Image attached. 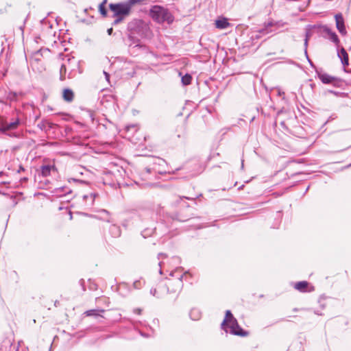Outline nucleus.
<instances>
[{"mask_svg": "<svg viewBox=\"0 0 351 351\" xmlns=\"http://www.w3.org/2000/svg\"><path fill=\"white\" fill-rule=\"evenodd\" d=\"M151 29L149 25L143 20L134 19L130 21L127 25V45L129 53L136 56L139 51H145L146 45H143L140 38H149Z\"/></svg>", "mask_w": 351, "mask_h": 351, "instance_id": "obj_1", "label": "nucleus"}, {"mask_svg": "<svg viewBox=\"0 0 351 351\" xmlns=\"http://www.w3.org/2000/svg\"><path fill=\"white\" fill-rule=\"evenodd\" d=\"M156 224L157 222L153 218V214L150 211L136 214L131 218L125 219L122 223V226L125 228L133 227L139 230L144 239L156 234Z\"/></svg>", "mask_w": 351, "mask_h": 351, "instance_id": "obj_2", "label": "nucleus"}, {"mask_svg": "<svg viewBox=\"0 0 351 351\" xmlns=\"http://www.w3.org/2000/svg\"><path fill=\"white\" fill-rule=\"evenodd\" d=\"M110 11L112 13L111 17L114 18L112 25H117L128 16L132 11V6L128 1L119 3H111L108 5Z\"/></svg>", "mask_w": 351, "mask_h": 351, "instance_id": "obj_3", "label": "nucleus"}, {"mask_svg": "<svg viewBox=\"0 0 351 351\" xmlns=\"http://www.w3.org/2000/svg\"><path fill=\"white\" fill-rule=\"evenodd\" d=\"M149 14L156 23L159 24L166 22L170 25L174 21V16L169 10L159 5H152L149 9Z\"/></svg>", "mask_w": 351, "mask_h": 351, "instance_id": "obj_4", "label": "nucleus"}, {"mask_svg": "<svg viewBox=\"0 0 351 351\" xmlns=\"http://www.w3.org/2000/svg\"><path fill=\"white\" fill-rule=\"evenodd\" d=\"M315 73L317 77L324 84H332L335 87H340L342 84V80L340 78L324 73L321 69H316Z\"/></svg>", "mask_w": 351, "mask_h": 351, "instance_id": "obj_5", "label": "nucleus"}, {"mask_svg": "<svg viewBox=\"0 0 351 351\" xmlns=\"http://www.w3.org/2000/svg\"><path fill=\"white\" fill-rule=\"evenodd\" d=\"M279 27V22L278 21H269L264 23V27L260 29L255 35L252 36V38L258 39L261 38V34H267L273 32H275Z\"/></svg>", "mask_w": 351, "mask_h": 351, "instance_id": "obj_6", "label": "nucleus"}, {"mask_svg": "<svg viewBox=\"0 0 351 351\" xmlns=\"http://www.w3.org/2000/svg\"><path fill=\"white\" fill-rule=\"evenodd\" d=\"M237 321V319L234 317L231 311H226L224 319L222 323L221 324V330H224L226 332H228V327L230 325L234 324V323Z\"/></svg>", "mask_w": 351, "mask_h": 351, "instance_id": "obj_7", "label": "nucleus"}, {"mask_svg": "<svg viewBox=\"0 0 351 351\" xmlns=\"http://www.w3.org/2000/svg\"><path fill=\"white\" fill-rule=\"evenodd\" d=\"M98 193H90L88 195H84L82 196L81 205L84 207L85 210H88L94 204L95 199L97 197H98Z\"/></svg>", "mask_w": 351, "mask_h": 351, "instance_id": "obj_8", "label": "nucleus"}, {"mask_svg": "<svg viewBox=\"0 0 351 351\" xmlns=\"http://www.w3.org/2000/svg\"><path fill=\"white\" fill-rule=\"evenodd\" d=\"M313 27H314V28L317 27V29H322V31L326 33L329 36V38L332 42H333L335 45H339V39L338 38V36L337 35V34L335 32H333L327 25H313Z\"/></svg>", "mask_w": 351, "mask_h": 351, "instance_id": "obj_9", "label": "nucleus"}, {"mask_svg": "<svg viewBox=\"0 0 351 351\" xmlns=\"http://www.w3.org/2000/svg\"><path fill=\"white\" fill-rule=\"evenodd\" d=\"M335 19L337 30L342 36H346L347 31L346 29L345 21L343 14L340 12L336 14L335 15Z\"/></svg>", "mask_w": 351, "mask_h": 351, "instance_id": "obj_10", "label": "nucleus"}, {"mask_svg": "<svg viewBox=\"0 0 351 351\" xmlns=\"http://www.w3.org/2000/svg\"><path fill=\"white\" fill-rule=\"evenodd\" d=\"M294 288L301 293H310L315 290L314 287L305 280L295 282Z\"/></svg>", "mask_w": 351, "mask_h": 351, "instance_id": "obj_11", "label": "nucleus"}, {"mask_svg": "<svg viewBox=\"0 0 351 351\" xmlns=\"http://www.w3.org/2000/svg\"><path fill=\"white\" fill-rule=\"evenodd\" d=\"M21 124V120L19 118H16L15 120L10 123H2L0 125V132L1 133H5L6 132L16 129Z\"/></svg>", "mask_w": 351, "mask_h": 351, "instance_id": "obj_12", "label": "nucleus"}, {"mask_svg": "<svg viewBox=\"0 0 351 351\" xmlns=\"http://www.w3.org/2000/svg\"><path fill=\"white\" fill-rule=\"evenodd\" d=\"M230 329V332L232 335L240 336V337H246L248 335L249 332L247 330H245L243 328H241L238 322H235L234 324L230 325L228 327Z\"/></svg>", "mask_w": 351, "mask_h": 351, "instance_id": "obj_13", "label": "nucleus"}, {"mask_svg": "<svg viewBox=\"0 0 351 351\" xmlns=\"http://www.w3.org/2000/svg\"><path fill=\"white\" fill-rule=\"evenodd\" d=\"M183 276H184V274L180 275L176 280L175 282L173 283L175 285V289H173L171 291H170L169 287H167V290L168 293H171V292L177 293L176 298L178 296V294L180 292V291L183 287V282H182Z\"/></svg>", "mask_w": 351, "mask_h": 351, "instance_id": "obj_14", "label": "nucleus"}, {"mask_svg": "<svg viewBox=\"0 0 351 351\" xmlns=\"http://www.w3.org/2000/svg\"><path fill=\"white\" fill-rule=\"evenodd\" d=\"M337 56L340 59L343 67H346L349 65L348 54L343 47H341L340 49L337 51Z\"/></svg>", "mask_w": 351, "mask_h": 351, "instance_id": "obj_15", "label": "nucleus"}, {"mask_svg": "<svg viewBox=\"0 0 351 351\" xmlns=\"http://www.w3.org/2000/svg\"><path fill=\"white\" fill-rule=\"evenodd\" d=\"M215 27L220 29H225L230 25L228 19L223 16L218 17V19L215 21Z\"/></svg>", "mask_w": 351, "mask_h": 351, "instance_id": "obj_16", "label": "nucleus"}, {"mask_svg": "<svg viewBox=\"0 0 351 351\" xmlns=\"http://www.w3.org/2000/svg\"><path fill=\"white\" fill-rule=\"evenodd\" d=\"M67 70L69 69L70 72L69 73L68 77L72 78L73 77L72 73L75 70V66H78V62L75 60L74 57L69 58L67 59Z\"/></svg>", "mask_w": 351, "mask_h": 351, "instance_id": "obj_17", "label": "nucleus"}, {"mask_svg": "<svg viewBox=\"0 0 351 351\" xmlns=\"http://www.w3.org/2000/svg\"><path fill=\"white\" fill-rule=\"evenodd\" d=\"M119 294L123 296H126L131 291V287L127 282H121L117 286Z\"/></svg>", "mask_w": 351, "mask_h": 351, "instance_id": "obj_18", "label": "nucleus"}, {"mask_svg": "<svg viewBox=\"0 0 351 351\" xmlns=\"http://www.w3.org/2000/svg\"><path fill=\"white\" fill-rule=\"evenodd\" d=\"M56 195L63 196L72 193V190L66 186L55 188L52 191Z\"/></svg>", "mask_w": 351, "mask_h": 351, "instance_id": "obj_19", "label": "nucleus"}, {"mask_svg": "<svg viewBox=\"0 0 351 351\" xmlns=\"http://www.w3.org/2000/svg\"><path fill=\"white\" fill-rule=\"evenodd\" d=\"M51 170H56L54 165H45L40 167V174L43 177H47L50 175Z\"/></svg>", "mask_w": 351, "mask_h": 351, "instance_id": "obj_20", "label": "nucleus"}, {"mask_svg": "<svg viewBox=\"0 0 351 351\" xmlns=\"http://www.w3.org/2000/svg\"><path fill=\"white\" fill-rule=\"evenodd\" d=\"M178 75L181 77V83L182 86H186L191 84L193 77L191 74L187 73L183 75L182 72L180 71Z\"/></svg>", "mask_w": 351, "mask_h": 351, "instance_id": "obj_21", "label": "nucleus"}, {"mask_svg": "<svg viewBox=\"0 0 351 351\" xmlns=\"http://www.w3.org/2000/svg\"><path fill=\"white\" fill-rule=\"evenodd\" d=\"M62 97L64 100L71 102L73 100L74 93L71 88H64L62 92Z\"/></svg>", "mask_w": 351, "mask_h": 351, "instance_id": "obj_22", "label": "nucleus"}, {"mask_svg": "<svg viewBox=\"0 0 351 351\" xmlns=\"http://www.w3.org/2000/svg\"><path fill=\"white\" fill-rule=\"evenodd\" d=\"M105 312L104 309H90L85 311L84 314L86 316H93L95 317H103V316L100 314L101 313Z\"/></svg>", "mask_w": 351, "mask_h": 351, "instance_id": "obj_23", "label": "nucleus"}, {"mask_svg": "<svg viewBox=\"0 0 351 351\" xmlns=\"http://www.w3.org/2000/svg\"><path fill=\"white\" fill-rule=\"evenodd\" d=\"M189 316L192 320L197 321L200 319L202 317V313L199 308H193L191 310Z\"/></svg>", "mask_w": 351, "mask_h": 351, "instance_id": "obj_24", "label": "nucleus"}, {"mask_svg": "<svg viewBox=\"0 0 351 351\" xmlns=\"http://www.w3.org/2000/svg\"><path fill=\"white\" fill-rule=\"evenodd\" d=\"M109 231L113 237H119L121 236V230L119 226L112 224L109 228Z\"/></svg>", "mask_w": 351, "mask_h": 351, "instance_id": "obj_25", "label": "nucleus"}, {"mask_svg": "<svg viewBox=\"0 0 351 351\" xmlns=\"http://www.w3.org/2000/svg\"><path fill=\"white\" fill-rule=\"evenodd\" d=\"M145 285V280L141 278L138 280H135L132 284V288L134 289H142Z\"/></svg>", "mask_w": 351, "mask_h": 351, "instance_id": "obj_26", "label": "nucleus"}, {"mask_svg": "<svg viewBox=\"0 0 351 351\" xmlns=\"http://www.w3.org/2000/svg\"><path fill=\"white\" fill-rule=\"evenodd\" d=\"M192 217H193L191 215L183 216V215H182L181 214H179V213L175 214L173 216H171L172 219L178 220L179 221H182V222L186 221H188L189 219H191Z\"/></svg>", "mask_w": 351, "mask_h": 351, "instance_id": "obj_27", "label": "nucleus"}, {"mask_svg": "<svg viewBox=\"0 0 351 351\" xmlns=\"http://www.w3.org/2000/svg\"><path fill=\"white\" fill-rule=\"evenodd\" d=\"M67 71V65L66 63L62 64L60 69V80L64 81L66 79V73Z\"/></svg>", "mask_w": 351, "mask_h": 351, "instance_id": "obj_28", "label": "nucleus"}, {"mask_svg": "<svg viewBox=\"0 0 351 351\" xmlns=\"http://www.w3.org/2000/svg\"><path fill=\"white\" fill-rule=\"evenodd\" d=\"M98 10L103 17L108 16V9L106 6H104L103 5H99Z\"/></svg>", "mask_w": 351, "mask_h": 351, "instance_id": "obj_29", "label": "nucleus"}, {"mask_svg": "<svg viewBox=\"0 0 351 351\" xmlns=\"http://www.w3.org/2000/svg\"><path fill=\"white\" fill-rule=\"evenodd\" d=\"M145 171L147 173H152V172H158V173L160 174H163V173H166V172H163V171H157L156 170V168L155 166L151 167H147L145 168Z\"/></svg>", "mask_w": 351, "mask_h": 351, "instance_id": "obj_30", "label": "nucleus"}, {"mask_svg": "<svg viewBox=\"0 0 351 351\" xmlns=\"http://www.w3.org/2000/svg\"><path fill=\"white\" fill-rule=\"evenodd\" d=\"M69 183H76V184H87L88 182L86 181H84L82 180L76 179V178H69L68 179Z\"/></svg>", "mask_w": 351, "mask_h": 351, "instance_id": "obj_31", "label": "nucleus"}, {"mask_svg": "<svg viewBox=\"0 0 351 351\" xmlns=\"http://www.w3.org/2000/svg\"><path fill=\"white\" fill-rule=\"evenodd\" d=\"M88 289L90 291H96L97 289V285L91 279H88Z\"/></svg>", "mask_w": 351, "mask_h": 351, "instance_id": "obj_32", "label": "nucleus"}, {"mask_svg": "<svg viewBox=\"0 0 351 351\" xmlns=\"http://www.w3.org/2000/svg\"><path fill=\"white\" fill-rule=\"evenodd\" d=\"M128 64H131L132 65V69H131V71L125 73V74L128 77H132L134 76L136 72H135V69H134V64L132 63H128Z\"/></svg>", "mask_w": 351, "mask_h": 351, "instance_id": "obj_33", "label": "nucleus"}, {"mask_svg": "<svg viewBox=\"0 0 351 351\" xmlns=\"http://www.w3.org/2000/svg\"><path fill=\"white\" fill-rule=\"evenodd\" d=\"M43 123H46L47 125V127L49 128V129H52L56 125L55 123H53L51 122H49L48 121H46V120H43L41 121V124H43Z\"/></svg>", "mask_w": 351, "mask_h": 351, "instance_id": "obj_34", "label": "nucleus"}, {"mask_svg": "<svg viewBox=\"0 0 351 351\" xmlns=\"http://www.w3.org/2000/svg\"><path fill=\"white\" fill-rule=\"evenodd\" d=\"M5 134L12 138H19L20 137V134L18 132H6Z\"/></svg>", "mask_w": 351, "mask_h": 351, "instance_id": "obj_35", "label": "nucleus"}, {"mask_svg": "<svg viewBox=\"0 0 351 351\" xmlns=\"http://www.w3.org/2000/svg\"><path fill=\"white\" fill-rule=\"evenodd\" d=\"M144 0H128L132 7L136 4L141 3Z\"/></svg>", "mask_w": 351, "mask_h": 351, "instance_id": "obj_36", "label": "nucleus"}, {"mask_svg": "<svg viewBox=\"0 0 351 351\" xmlns=\"http://www.w3.org/2000/svg\"><path fill=\"white\" fill-rule=\"evenodd\" d=\"M149 292H150V294H151V295H152L153 296L156 297V298H160V296L158 295V293H157L156 289H155V288H152V289H150V291H149Z\"/></svg>", "mask_w": 351, "mask_h": 351, "instance_id": "obj_37", "label": "nucleus"}, {"mask_svg": "<svg viewBox=\"0 0 351 351\" xmlns=\"http://www.w3.org/2000/svg\"><path fill=\"white\" fill-rule=\"evenodd\" d=\"M79 284L82 287V291H86V287H85V281H84V279H80V281H79Z\"/></svg>", "mask_w": 351, "mask_h": 351, "instance_id": "obj_38", "label": "nucleus"}, {"mask_svg": "<svg viewBox=\"0 0 351 351\" xmlns=\"http://www.w3.org/2000/svg\"><path fill=\"white\" fill-rule=\"evenodd\" d=\"M156 160H157V161H158V162H154V165H155L156 164H158V165H161V163H165V160H163V159H161V158H157V159H156Z\"/></svg>", "mask_w": 351, "mask_h": 351, "instance_id": "obj_39", "label": "nucleus"}, {"mask_svg": "<svg viewBox=\"0 0 351 351\" xmlns=\"http://www.w3.org/2000/svg\"><path fill=\"white\" fill-rule=\"evenodd\" d=\"M311 36H312L311 32L309 30H306V33H305V38L304 39L309 40V38H311Z\"/></svg>", "mask_w": 351, "mask_h": 351, "instance_id": "obj_40", "label": "nucleus"}, {"mask_svg": "<svg viewBox=\"0 0 351 351\" xmlns=\"http://www.w3.org/2000/svg\"><path fill=\"white\" fill-rule=\"evenodd\" d=\"M307 60H308V63H309L310 66H311L312 68L315 69V71L316 69H318L317 68H316L315 65L313 64V62H312V60H311L309 58H308Z\"/></svg>", "mask_w": 351, "mask_h": 351, "instance_id": "obj_41", "label": "nucleus"}, {"mask_svg": "<svg viewBox=\"0 0 351 351\" xmlns=\"http://www.w3.org/2000/svg\"><path fill=\"white\" fill-rule=\"evenodd\" d=\"M104 75H105V78H106V81L109 82L110 77V74L108 72L104 71Z\"/></svg>", "mask_w": 351, "mask_h": 351, "instance_id": "obj_42", "label": "nucleus"}, {"mask_svg": "<svg viewBox=\"0 0 351 351\" xmlns=\"http://www.w3.org/2000/svg\"><path fill=\"white\" fill-rule=\"evenodd\" d=\"M139 334L141 337H143L145 338H148L149 337V335L147 334V333H145L144 332H142V331H139Z\"/></svg>", "mask_w": 351, "mask_h": 351, "instance_id": "obj_43", "label": "nucleus"}, {"mask_svg": "<svg viewBox=\"0 0 351 351\" xmlns=\"http://www.w3.org/2000/svg\"><path fill=\"white\" fill-rule=\"evenodd\" d=\"M142 312V310L139 308H136L134 309V313L138 315H140Z\"/></svg>", "mask_w": 351, "mask_h": 351, "instance_id": "obj_44", "label": "nucleus"}, {"mask_svg": "<svg viewBox=\"0 0 351 351\" xmlns=\"http://www.w3.org/2000/svg\"><path fill=\"white\" fill-rule=\"evenodd\" d=\"M38 125L41 130L45 129L47 127L46 123L41 124V122Z\"/></svg>", "mask_w": 351, "mask_h": 351, "instance_id": "obj_45", "label": "nucleus"}, {"mask_svg": "<svg viewBox=\"0 0 351 351\" xmlns=\"http://www.w3.org/2000/svg\"><path fill=\"white\" fill-rule=\"evenodd\" d=\"M113 32V28L112 27H110L107 29V33L109 36L112 35Z\"/></svg>", "mask_w": 351, "mask_h": 351, "instance_id": "obj_46", "label": "nucleus"}, {"mask_svg": "<svg viewBox=\"0 0 351 351\" xmlns=\"http://www.w3.org/2000/svg\"><path fill=\"white\" fill-rule=\"evenodd\" d=\"M308 44V40L304 39V49H307Z\"/></svg>", "mask_w": 351, "mask_h": 351, "instance_id": "obj_47", "label": "nucleus"}, {"mask_svg": "<svg viewBox=\"0 0 351 351\" xmlns=\"http://www.w3.org/2000/svg\"><path fill=\"white\" fill-rule=\"evenodd\" d=\"M25 171L24 167L22 165H20L17 172L21 173V171Z\"/></svg>", "mask_w": 351, "mask_h": 351, "instance_id": "obj_48", "label": "nucleus"}, {"mask_svg": "<svg viewBox=\"0 0 351 351\" xmlns=\"http://www.w3.org/2000/svg\"><path fill=\"white\" fill-rule=\"evenodd\" d=\"M328 92L330 93L334 94L335 95H338L339 94V92H336V91H334V90H328Z\"/></svg>", "mask_w": 351, "mask_h": 351, "instance_id": "obj_49", "label": "nucleus"}, {"mask_svg": "<svg viewBox=\"0 0 351 351\" xmlns=\"http://www.w3.org/2000/svg\"><path fill=\"white\" fill-rule=\"evenodd\" d=\"M107 3H108V0H103L102 2L99 5H103L104 6H106Z\"/></svg>", "mask_w": 351, "mask_h": 351, "instance_id": "obj_50", "label": "nucleus"}, {"mask_svg": "<svg viewBox=\"0 0 351 351\" xmlns=\"http://www.w3.org/2000/svg\"><path fill=\"white\" fill-rule=\"evenodd\" d=\"M21 182H25L28 180V178L26 177H24V178H21Z\"/></svg>", "mask_w": 351, "mask_h": 351, "instance_id": "obj_51", "label": "nucleus"}, {"mask_svg": "<svg viewBox=\"0 0 351 351\" xmlns=\"http://www.w3.org/2000/svg\"><path fill=\"white\" fill-rule=\"evenodd\" d=\"M304 54H305V56L306 58V59H308V53H307V49H304Z\"/></svg>", "mask_w": 351, "mask_h": 351, "instance_id": "obj_52", "label": "nucleus"}, {"mask_svg": "<svg viewBox=\"0 0 351 351\" xmlns=\"http://www.w3.org/2000/svg\"><path fill=\"white\" fill-rule=\"evenodd\" d=\"M159 266H160V267H162V263H161V262H160V263H159ZM159 272H160V274H162V269H161V268L160 269Z\"/></svg>", "mask_w": 351, "mask_h": 351, "instance_id": "obj_53", "label": "nucleus"}, {"mask_svg": "<svg viewBox=\"0 0 351 351\" xmlns=\"http://www.w3.org/2000/svg\"><path fill=\"white\" fill-rule=\"evenodd\" d=\"M176 271H171V273H170V276H175V274H176Z\"/></svg>", "mask_w": 351, "mask_h": 351, "instance_id": "obj_54", "label": "nucleus"}, {"mask_svg": "<svg viewBox=\"0 0 351 351\" xmlns=\"http://www.w3.org/2000/svg\"><path fill=\"white\" fill-rule=\"evenodd\" d=\"M158 256H164V257H165V256H166V255H165V254H162V253L159 254H158Z\"/></svg>", "mask_w": 351, "mask_h": 351, "instance_id": "obj_55", "label": "nucleus"}, {"mask_svg": "<svg viewBox=\"0 0 351 351\" xmlns=\"http://www.w3.org/2000/svg\"><path fill=\"white\" fill-rule=\"evenodd\" d=\"M309 188H310V186H308L306 189V190H305V191H304V194H305V193L308 191Z\"/></svg>", "mask_w": 351, "mask_h": 351, "instance_id": "obj_56", "label": "nucleus"}, {"mask_svg": "<svg viewBox=\"0 0 351 351\" xmlns=\"http://www.w3.org/2000/svg\"><path fill=\"white\" fill-rule=\"evenodd\" d=\"M244 167L243 160L241 162V169H243Z\"/></svg>", "mask_w": 351, "mask_h": 351, "instance_id": "obj_57", "label": "nucleus"}, {"mask_svg": "<svg viewBox=\"0 0 351 351\" xmlns=\"http://www.w3.org/2000/svg\"><path fill=\"white\" fill-rule=\"evenodd\" d=\"M0 194H2V195H8V194H7V193H3V192H1V191H0Z\"/></svg>", "mask_w": 351, "mask_h": 351, "instance_id": "obj_58", "label": "nucleus"}, {"mask_svg": "<svg viewBox=\"0 0 351 351\" xmlns=\"http://www.w3.org/2000/svg\"><path fill=\"white\" fill-rule=\"evenodd\" d=\"M168 173H173H173H175V171H169Z\"/></svg>", "mask_w": 351, "mask_h": 351, "instance_id": "obj_59", "label": "nucleus"}, {"mask_svg": "<svg viewBox=\"0 0 351 351\" xmlns=\"http://www.w3.org/2000/svg\"><path fill=\"white\" fill-rule=\"evenodd\" d=\"M311 86L313 88L315 86V84H311Z\"/></svg>", "mask_w": 351, "mask_h": 351, "instance_id": "obj_60", "label": "nucleus"}, {"mask_svg": "<svg viewBox=\"0 0 351 351\" xmlns=\"http://www.w3.org/2000/svg\"><path fill=\"white\" fill-rule=\"evenodd\" d=\"M180 169V168H178V169H176V171H178Z\"/></svg>", "mask_w": 351, "mask_h": 351, "instance_id": "obj_61", "label": "nucleus"}, {"mask_svg": "<svg viewBox=\"0 0 351 351\" xmlns=\"http://www.w3.org/2000/svg\"><path fill=\"white\" fill-rule=\"evenodd\" d=\"M293 311H298V309H297V308H294V309H293Z\"/></svg>", "mask_w": 351, "mask_h": 351, "instance_id": "obj_62", "label": "nucleus"}]
</instances>
